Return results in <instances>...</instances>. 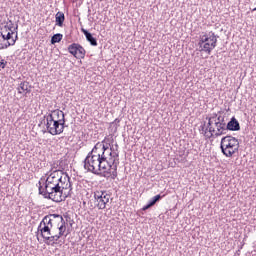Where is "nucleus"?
I'll list each match as a JSON object with an SVG mask.
<instances>
[{
    "label": "nucleus",
    "instance_id": "1",
    "mask_svg": "<svg viewBox=\"0 0 256 256\" xmlns=\"http://www.w3.org/2000/svg\"><path fill=\"white\" fill-rule=\"evenodd\" d=\"M107 151L109 146L103 142H98L84 159V169H87L93 175L105 177V179H117V167L119 162L113 160L112 163L107 160Z\"/></svg>",
    "mask_w": 256,
    "mask_h": 256
},
{
    "label": "nucleus",
    "instance_id": "2",
    "mask_svg": "<svg viewBox=\"0 0 256 256\" xmlns=\"http://www.w3.org/2000/svg\"><path fill=\"white\" fill-rule=\"evenodd\" d=\"M59 172L51 173L47 179L42 177L39 181V195H43L44 199H51L55 203H61L67 199V195H63V189H67V185L61 186Z\"/></svg>",
    "mask_w": 256,
    "mask_h": 256
},
{
    "label": "nucleus",
    "instance_id": "3",
    "mask_svg": "<svg viewBox=\"0 0 256 256\" xmlns=\"http://www.w3.org/2000/svg\"><path fill=\"white\" fill-rule=\"evenodd\" d=\"M220 149L225 157H233L239 151V139L227 135L221 139Z\"/></svg>",
    "mask_w": 256,
    "mask_h": 256
},
{
    "label": "nucleus",
    "instance_id": "4",
    "mask_svg": "<svg viewBox=\"0 0 256 256\" xmlns=\"http://www.w3.org/2000/svg\"><path fill=\"white\" fill-rule=\"evenodd\" d=\"M217 39H219V36L215 35L212 31L207 35H203L198 43L202 47L201 51H205V53L211 55V51L217 47Z\"/></svg>",
    "mask_w": 256,
    "mask_h": 256
},
{
    "label": "nucleus",
    "instance_id": "5",
    "mask_svg": "<svg viewBox=\"0 0 256 256\" xmlns=\"http://www.w3.org/2000/svg\"><path fill=\"white\" fill-rule=\"evenodd\" d=\"M44 122V125L46 126L47 132L50 133V135H61L65 129V124L51 120V118H43L41 123Z\"/></svg>",
    "mask_w": 256,
    "mask_h": 256
},
{
    "label": "nucleus",
    "instance_id": "6",
    "mask_svg": "<svg viewBox=\"0 0 256 256\" xmlns=\"http://www.w3.org/2000/svg\"><path fill=\"white\" fill-rule=\"evenodd\" d=\"M68 51L76 59H85V54L87 53L85 51V48H83L81 44H77V43H72L71 45H69Z\"/></svg>",
    "mask_w": 256,
    "mask_h": 256
},
{
    "label": "nucleus",
    "instance_id": "7",
    "mask_svg": "<svg viewBox=\"0 0 256 256\" xmlns=\"http://www.w3.org/2000/svg\"><path fill=\"white\" fill-rule=\"evenodd\" d=\"M94 198L97 201L98 209L103 210L105 207H107V203H109L111 195H109L107 192H96L94 194Z\"/></svg>",
    "mask_w": 256,
    "mask_h": 256
},
{
    "label": "nucleus",
    "instance_id": "8",
    "mask_svg": "<svg viewBox=\"0 0 256 256\" xmlns=\"http://www.w3.org/2000/svg\"><path fill=\"white\" fill-rule=\"evenodd\" d=\"M44 118H48L52 121H58V123L65 125V113L59 109L51 111V113L45 115Z\"/></svg>",
    "mask_w": 256,
    "mask_h": 256
},
{
    "label": "nucleus",
    "instance_id": "9",
    "mask_svg": "<svg viewBox=\"0 0 256 256\" xmlns=\"http://www.w3.org/2000/svg\"><path fill=\"white\" fill-rule=\"evenodd\" d=\"M53 221H63V216L59 214L46 215L40 222V225H44L46 227H53Z\"/></svg>",
    "mask_w": 256,
    "mask_h": 256
},
{
    "label": "nucleus",
    "instance_id": "10",
    "mask_svg": "<svg viewBox=\"0 0 256 256\" xmlns=\"http://www.w3.org/2000/svg\"><path fill=\"white\" fill-rule=\"evenodd\" d=\"M226 129L227 131H241V125L235 117H232L226 124Z\"/></svg>",
    "mask_w": 256,
    "mask_h": 256
},
{
    "label": "nucleus",
    "instance_id": "11",
    "mask_svg": "<svg viewBox=\"0 0 256 256\" xmlns=\"http://www.w3.org/2000/svg\"><path fill=\"white\" fill-rule=\"evenodd\" d=\"M81 31L85 35L86 41H89L92 47H97V38L93 37V34H91V32H89V30H86L85 28H82Z\"/></svg>",
    "mask_w": 256,
    "mask_h": 256
},
{
    "label": "nucleus",
    "instance_id": "12",
    "mask_svg": "<svg viewBox=\"0 0 256 256\" xmlns=\"http://www.w3.org/2000/svg\"><path fill=\"white\" fill-rule=\"evenodd\" d=\"M51 229L53 227L39 224L38 233L40 232L41 237L45 239V237L51 236Z\"/></svg>",
    "mask_w": 256,
    "mask_h": 256
},
{
    "label": "nucleus",
    "instance_id": "13",
    "mask_svg": "<svg viewBox=\"0 0 256 256\" xmlns=\"http://www.w3.org/2000/svg\"><path fill=\"white\" fill-rule=\"evenodd\" d=\"M161 199H163V196L161 194H158L156 196H154L147 205H145L142 208V211H147V209H151V207L155 206L157 203H159V201H161Z\"/></svg>",
    "mask_w": 256,
    "mask_h": 256
},
{
    "label": "nucleus",
    "instance_id": "14",
    "mask_svg": "<svg viewBox=\"0 0 256 256\" xmlns=\"http://www.w3.org/2000/svg\"><path fill=\"white\" fill-rule=\"evenodd\" d=\"M21 91H26V93H31V85H29V82L23 81L20 83L18 87V93H23Z\"/></svg>",
    "mask_w": 256,
    "mask_h": 256
},
{
    "label": "nucleus",
    "instance_id": "15",
    "mask_svg": "<svg viewBox=\"0 0 256 256\" xmlns=\"http://www.w3.org/2000/svg\"><path fill=\"white\" fill-rule=\"evenodd\" d=\"M55 19H56V25L58 27H62L63 23H65V13L57 12L56 16H55Z\"/></svg>",
    "mask_w": 256,
    "mask_h": 256
},
{
    "label": "nucleus",
    "instance_id": "16",
    "mask_svg": "<svg viewBox=\"0 0 256 256\" xmlns=\"http://www.w3.org/2000/svg\"><path fill=\"white\" fill-rule=\"evenodd\" d=\"M206 119L208 120V124H207V127L205 129V133H207V131H209L210 133V137H213V133H215V128H213V122H215L213 120V118H209V117H206Z\"/></svg>",
    "mask_w": 256,
    "mask_h": 256
},
{
    "label": "nucleus",
    "instance_id": "17",
    "mask_svg": "<svg viewBox=\"0 0 256 256\" xmlns=\"http://www.w3.org/2000/svg\"><path fill=\"white\" fill-rule=\"evenodd\" d=\"M11 45H15V40L3 41V36L0 34V50L7 49V47H11Z\"/></svg>",
    "mask_w": 256,
    "mask_h": 256
},
{
    "label": "nucleus",
    "instance_id": "18",
    "mask_svg": "<svg viewBox=\"0 0 256 256\" xmlns=\"http://www.w3.org/2000/svg\"><path fill=\"white\" fill-rule=\"evenodd\" d=\"M59 238V236L56 235H50L44 238V241L46 243V245H55V241H57Z\"/></svg>",
    "mask_w": 256,
    "mask_h": 256
},
{
    "label": "nucleus",
    "instance_id": "19",
    "mask_svg": "<svg viewBox=\"0 0 256 256\" xmlns=\"http://www.w3.org/2000/svg\"><path fill=\"white\" fill-rule=\"evenodd\" d=\"M0 35L2 37V41H11L13 39V35H15V32H8L5 34V31L0 32Z\"/></svg>",
    "mask_w": 256,
    "mask_h": 256
},
{
    "label": "nucleus",
    "instance_id": "20",
    "mask_svg": "<svg viewBox=\"0 0 256 256\" xmlns=\"http://www.w3.org/2000/svg\"><path fill=\"white\" fill-rule=\"evenodd\" d=\"M60 223H62V224L58 227L59 233L57 234V236L61 239V237H63V235H65L67 226H65V219H63V221H60Z\"/></svg>",
    "mask_w": 256,
    "mask_h": 256
},
{
    "label": "nucleus",
    "instance_id": "21",
    "mask_svg": "<svg viewBox=\"0 0 256 256\" xmlns=\"http://www.w3.org/2000/svg\"><path fill=\"white\" fill-rule=\"evenodd\" d=\"M62 39H63V34L61 33L54 34L51 38V45H55V43H61Z\"/></svg>",
    "mask_w": 256,
    "mask_h": 256
},
{
    "label": "nucleus",
    "instance_id": "22",
    "mask_svg": "<svg viewBox=\"0 0 256 256\" xmlns=\"http://www.w3.org/2000/svg\"><path fill=\"white\" fill-rule=\"evenodd\" d=\"M60 177H61V181L59 182L60 187H65L66 181H68L67 188L71 187V178H69L67 175L64 178H63V176H60Z\"/></svg>",
    "mask_w": 256,
    "mask_h": 256
},
{
    "label": "nucleus",
    "instance_id": "23",
    "mask_svg": "<svg viewBox=\"0 0 256 256\" xmlns=\"http://www.w3.org/2000/svg\"><path fill=\"white\" fill-rule=\"evenodd\" d=\"M113 151V149L112 148H110V152H109V155H110V157H113V160L110 162L111 164L113 163V161H117L118 162V165H119V152H112Z\"/></svg>",
    "mask_w": 256,
    "mask_h": 256
},
{
    "label": "nucleus",
    "instance_id": "24",
    "mask_svg": "<svg viewBox=\"0 0 256 256\" xmlns=\"http://www.w3.org/2000/svg\"><path fill=\"white\" fill-rule=\"evenodd\" d=\"M217 131H227V124H214Z\"/></svg>",
    "mask_w": 256,
    "mask_h": 256
},
{
    "label": "nucleus",
    "instance_id": "25",
    "mask_svg": "<svg viewBox=\"0 0 256 256\" xmlns=\"http://www.w3.org/2000/svg\"><path fill=\"white\" fill-rule=\"evenodd\" d=\"M4 29H5V33H7V31H9L10 33L13 32V22H11L10 24L9 22L6 23V25L4 26Z\"/></svg>",
    "mask_w": 256,
    "mask_h": 256
},
{
    "label": "nucleus",
    "instance_id": "26",
    "mask_svg": "<svg viewBox=\"0 0 256 256\" xmlns=\"http://www.w3.org/2000/svg\"><path fill=\"white\" fill-rule=\"evenodd\" d=\"M227 134V130H216V132H214V137H221V135H226Z\"/></svg>",
    "mask_w": 256,
    "mask_h": 256
},
{
    "label": "nucleus",
    "instance_id": "27",
    "mask_svg": "<svg viewBox=\"0 0 256 256\" xmlns=\"http://www.w3.org/2000/svg\"><path fill=\"white\" fill-rule=\"evenodd\" d=\"M5 67H7V61L2 60V61L0 62V70H1V69H5Z\"/></svg>",
    "mask_w": 256,
    "mask_h": 256
},
{
    "label": "nucleus",
    "instance_id": "28",
    "mask_svg": "<svg viewBox=\"0 0 256 256\" xmlns=\"http://www.w3.org/2000/svg\"><path fill=\"white\" fill-rule=\"evenodd\" d=\"M222 117L223 116H218L217 119L214 120V124H220Z\"/></svg>",
    "mask_w": 256,
    "mask_h": 256
},
{
    "label": "nucleus",
    "instance_id": "29",
    "mask_svg": "<svg viewBox=\"0 0 256 256\" xmlns=\"http://www.w3.org/2000/svg\"><path fill=\"white\" fill-rule=\"evenodd\" d=\"M220 124L227 125V123L225 122V117L222 116V118L220 119Z\"/></svg>",
    "mask_w": 256,
    "mask_h": 256
},
{
    "label": "nucleus",
    "instance_id": "30",
    "mask_svg": "<svg viewBox=\"0 0 256 256\" xmlns=\"http://www.w3.org/2000/svg\"><path fill=\"white\" fill-rule=\"evenodd\" d=\"M18 29H19V24H16V26L12 30L13 33H17Z\"/></svg>",
    "mask_w": 256,
    "mask_h": 256
},
{
    "label": "nucleus",
    "instance_id": "31",
    "mask_svg": "<svg viewBox=\"0 0 256 256\" xmlns=\"http://www.w3.org/2000/svg\"><path fill=\"white\" fill-rule=\"evenodd\" d=\"M19 39V36L17 35V33L15 34V38H13L12 36V39L11 41H15V43H17V40Z\"/></svg>",
    "mask_w": 256,
    "mask_h": 256
},
{
    "label": "nucleus",
    "instance_id": "32",
    "mask_svg": "<svg viewBox=\"0 0 256 256\" xmlns=\"http://www.w3.org/2000/svg\"><path fill=\"white\" fill-rule=\"evenodd\" d=\"M209 118L212 119V121H215V119H217V113H214L212 117H209Z\"/></svg>",
    "mask_w": 256,
    "mask_h": 256
},
{
    "label": "nucleus",
    "instance_id": "33",
    "mask_svg": "<svg viewBox=\"0 0 256 256\" xmlns=\"http://www.w3.org/2000/svg\"><path fill=\"white\" fill-rule=\"evenodd\" d=\"M114 123H121V120H119V118H116L115 120H114Z\"/></svg>",
    "mask_w": 256,
    "mask_h": 256
},
{
    "label": "nucleus",
    "instance_id": "34",
    "mask_svg": "<svg viewBox=\"0 0 256 256\" xmlns=\"http://www.w3.org/2000/svg\"><path fill=\"white\" fill-rule=\"evenodd\" d=\"M205 129H207V128H205V123H204V125L201 126V131H204V133H205Z\"/></svg>",
    "mask_w": 256,
    "mask_h": 256
},
{
    "label": "nucleus",
    "instance_id": "35",
    "mask_svg": "<svg viewBox=\"0 0 256 256\" xmlns=\"http://www.w3.org/2000/svg\"><path fill=\"white\" fill-rule=\"evenodd\" d=\"M116 151H119V144H115Z\"/></svg>",
    "mask_w": 256,
    "mask_h": 256
},
{
    "label": "nucleus",
    "instance_id": "36",
    "mask_svg": "<svg viewBox=\"0 0 256 256\" xmlns=\"http://www.w3.org/2000/svg\"><path fill=\"white\" fill-rule=\"evenodd\" d=\"M11 23H13V21H11V20H8V24H11Z\"/></svg>",
    "mask_w": 256,
    "mask_h": 256
},
{
    "label": "nucleus",
    "instance_id": "37",
    "mask_svg": "<svg viewBox=\"0 0 256 256\" xmlns=\"http://www.w3.org/2000/svg\"><path fill=\"white\" fill-rule=\"evenodd\" d=\"M253 11H256V7L253 9Z\"/></svg>",
    "mask_w": 256,
    "mask_h": 256
}]
</instances>
